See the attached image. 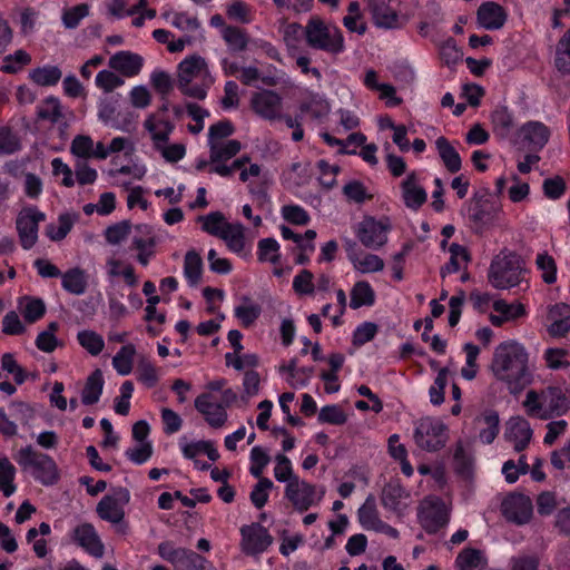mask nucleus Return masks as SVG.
I'll return each instance as SVG.
<instances>
[{"instance_id":"1","label":"nucleus","mask_w":570,"mask_h":570,"mask_svg":"<svg viewBox=\"0 0 570 570\" xmlns=\"http://www.w3.org/2000/svg\"><path fill=\"white\" fill-rule=\"evenodd\" d=\"M491 368L512 394L520 393L535 381V364L530 361L525 346L518 341H507L495 347Z\"/></svg>"},{"instance_id":"2","label":"nucleus","mask_w":570,"mask_h":570,"mask_svg":"<svg viewBox=\"0 0 570 570\" xmlns=\"http://www.w3.org/2000/svg\"><path fill=\"white\" fill-rule=\"evenodd\" d=\"M214 81L206 60L199 55L188 56L178 63L177 87L184 95L204 99Z\"/></svg>"},{"instance_id":"3","label":"nucleus","mask_w":570,"mask_h":570,"mask_svg":"<svg viewBox=\"0 0 570 570\" xmlns=\"http://www.w3.org/2000/svg\"><path fill=\"white\" fill-rule=\"evenodd\" d=\"M522 406L530 417L547 421L566 414L569 410V400L561 387L547 386L529 390Z\"/></svg>"},{"instance_id":"4","label":"nucleus","mask_w":570,"mask_h":570,"mask_svg":"<svg viewBox=\"0 0 570 570\" xmlns=\"http://www.w3.org/2000/svg\"><path fill=\"white\" fill-rule=\"evenodd\" d=\"M523 261L517 253L503 249L495 255L488 272L489 283L498 289H508L524 279Z\"/></svg>"},{"instance_id":"5","label":"nucleus","mask_w":570,"mask_h":570,"mask_svg":"<svg viewBox=\"0 0 570 570\" xmlns=\"http://www.w3.org/2000/svg\"><path fill=\"white\" fill-rule=\"evenodd\" d=\"M307 45L316 50L331 55L344 51V37L340 28L333 23H326L318 17H312L304 29Z\"/></svg>"},{"instance_id":"6","label":"nucleus","mask_w":570,"mask_h":570,"mask_svg":"<svg viewBox=\"0 0 570 570\" xmlns=\"http://www.w3.org/2000/svg\"><path fill=\"white\" fill-rule=\"evenodd\" d=\"M13 458L22 470L30 472L43 485H52L59 479L58 466L53 459L35 450L31 445L21 448Z\"/></svg>"},{"instance_id":"7","label":"nucleus","mask_w":570,"mask_h":570,"mask_svg":"<svg viewBox=\"0 0 570 570\" xmlns=\"http://www.w3.org/2000/svg\"><path fill=\"white\" fill-rule=\"evenodd\" d=\"M324 495L325 489L323 487H317L302 478L294 479V482L285 485L284 489V498L299 513L320 505Z\"/></svg>"},{"instance_id":"8","label":"nucleus","mask_w":570,"mask_h":570,"mask_svg":"<svg viewBox=\"0 0 570 570\" xmlns=\"http://www.w3.org/2000/svg\"><path fill=\"white\" fill-rule=\"evenodd\" d=\"M46 220V214L36 206L23 207L17 215L16 229L21 247L31 249L39 238V225Z\"/></svg>"},{"instance_id":"9","label":"nucleus","mask_w":570,"mask_h":570,"mask_svg":"<svg viewBox=\"0 0 570 570\" xmlns=\"http://www.w3.org/2000/svg\"><path fill=\"white\" fill-rule=\"evenodd\" d=\"M448 435L445 424L436 419H421L414 431V440L425 451H436L445 445Z\"/></svg>"},{"instance_id":"10","label":"nucleus","mask_w":570,"mask_h":570,"mask_svg":"<svg viewBox=\"0 0 570 570\" xmlns=\"http://www.w3.org/2000/svg\"><path fill=\"white\" fill-rule=\"evenodd\" d=\"M390 230L391 223L387 218L377 220L373 217H365L358 223L355 234L366 248L379 249L387 243Z\"/></svg>"},{"instance_id":"11","label":"nucleus","mask_w":570,"mask_h":570,"mask_svg":"<svg viewBox=\"0 0 570 570\" xmlns=\"http://www.w3.org/2000/svg\"><path fill=\"white\" fill-rule=\"evenodd\" d=\"M249 104L262 119L276 121L283 117V98L274 90L262 89L254 92Z\"/></svg>"},{"instance_id":"12","label":"nucleus","mask_w":570,"mask_h":570,"mask_svg":"<svg viewBox=\"0 0 570 570\" xmlns=\"http://www.w3.org/2000/svg\"><path fill=\"white\" fill-rule=\"evenodd\" d=\"M419 520L428 532H436L449 522V509L436 497L425 498L419 509Z\"/></svg>"},{"instance_id":"13","label":"nucleus","mask_w":570,"mask_h":570,"mask_svg":"<svg viewBox=\"0 0 570 570\" xmlns=\"http://www.w3.org/2000/svg\"><path fill=\"white\" fill-rule=\"evenodd\" d=\"M392 0H370L368 9L375 27L385 30L402 29L407 17L401 14L392 4Z\"/></svg>"},{"instance_id":"14","label":"nucleus","mask_w":570,"mask_h":570,"mask_svg":"<svg viewBox=\"0 0 570 570\" xmlns=\"http://www.w3.org/2000/svg\"><path fill=\"white\" fill-rule=\"evenodd\" d=\"M129 500V491L126 488H117L99 501L96 511L100 519L116 524L124 519L125 507Z\"/></svg>"},{"instance_id":"15","label":"nucleus","mask_w":570,"mask_h":570,"mask_svg":"<svg viewBox=\"0 0 570 570\" xmlns=\"http://www.w3.org/2000/svg\"><path fill=\"white\" fill-rule=\"evenodd\" d=\"M194 404L210 428L222 429L226 425L228 421L227 407L222 402L214 401L210 393L199 394Z\"/></svg>"},{"instance_id":"16","label":"nucleus","mask_w":570,"mask_h":570,"mask_svg":"<svg viewBox=\"0 0 570 570\" xmlns=\"http://www.w3.org/2000/svg\"><path fill=\"white\" fill-rule=\"evenodd\" d=\"M240 548L246 554L264 552L273 542L268 530L259 523H252L240 528Z\"/></svg>"},{"instance_id":"17","label":"nucleus","mask_w":570,"mask_h":570,"mask_svg":"<svg viewBox=\"0 0 570 570\" xmlns=\"http://www.w3.org/2000/svg\"><path fill=\"white\" fill-rule=\"evenodd\" d=\"M411 494L399 482H391L382 491V505L396 514L403 517L411 504Z\"/></svg>"},{"instance_id":"18","label":"nucleus","mask_w":570,"mask_h":570,"mask_svg":"<svg viewBox=\"0 0 570 570\" xmlns=\"http://www.w3.org/2000/svg\"><path fill=\"white\" fill-rule=\"evenodd\" d=\"M502 513L507 520L524 524L532 517V502L524 494H511L502 502Z\"/></svg>"},{"instance_id":"19","label":"nucleus","mask_w":570,"mask_h":570,"mask_svg":"<svg viewBox=\"0 0 570 570\" xmlns=\"http://www.w3.org/2000/svg\"><path fill=\"white\" fill-rule=\"evenodd\" d=\"M71 539L90 556L95 558L104 556L105 546L92 524L80 523L75 527L71 532Z\"/></svg>"},{"instance_id":"20","label":"nucleus","mask_w":570,"mask_h":570,"mask_svg":"<svg viewBox=\"0 0 570 570\" xmlns=\"http://www.w3.org/2000/svg\"><path fill=\"white\" fill-rule=\"evenodd\" d=\"M108 66L118 75L132 78L140 73L144 66V58L136 52L121 50L109 58Z\"/></svg>"},{"instance_id":"21","label":"nucleus","mask_w":570,"mask_h":570,"mask_svg":"<svg viewBox=\"0 0 570 570\" xmlns=\"http://www.w3.org/2000/svg\"><path fill=\"white\" fill-rule=\"evenodd\" d=\"M224 240L227 248L240 256L247 257L250 254L252 245L247 242L245 236V228L239 223H229L225 226L224 232L219 236Z\"/></svg>"},{"instance_id":"22","label":"nucleus","mask_w":570,"mask_h":570,"mask_svg":"<svg viewBox=\"0 0 570 570\" xmlns=\"http://www.w3.org/2000/svg\"><path fill=\"white\" fill-rule=\"evenodd\" d=\"M532 434L531 425L523 416H513L507 423L505 438L513 443V448L518 452L528 446Z\"/></svg>"},{"instance_id":"23","label":"nucleus","mask_w":570,"mask_h":570,"mask_svg":"<svg viewBox=\"0 0 570 570\" xmlns=\"http://www.w3.org/2000/svg\"><path fill=\"white\" fill-rule=\"evenodd\" d=\"M346 252L354 269L362 274L377 273L384 268V261L380 256L357 250L355 243L350 244Z\"/></svg>"},{"instance_id":"24","label":"nucleus","mask_w":570,"mask_h":570,"mask_svg":"<svg viewBox=\"0 0 570 570\" xmlns=\"http://www.w3.org/2000/svg\"><path fill=\"white\" fill-rule=\"evenodd\" d=\"M402 199L410 209L417 210L428 198L426 191L419 184L415 171L410 173L401 183Z\"/></svg>"},{"instance_id":"25","label":"nucleus","mask_w":570,"mask_h":570,"mask_svg":"<svg viewBox=\"0 0 570 570\" xmlns=\"http://www.w3.org/2000/svg\"><path fill=\"white\" fill-rule=\"evenodd\" d=\"M478 438L483 444H491L499 434L500 419L497 411L487 410L474 420Z\"/></svg>"},{"instance_id":"26","label":"nucleus","mask_w":570,"mask_h":570,"mask_svg":"<svg viewBox=\"0 0 570 570\" xmlns=\"http://www.w3.org/2000/svg\"><path fill=\"white\" fill-rule=\"evenodd\" d=\"M476 16L480 27L487 30H498L503 27L507 20L504 9L492 1L481 4Z\"/></svg>"},{"instance_id":"27","label":"nucleus","mask_w":570,"mask_h":570,"mask_svg":"<svg viewBox=\"0 0 570 570\" xmlns=\"http://www.w3.org/2000/svg\"><path fill=\"white\" fill-rule=\"evenodd\" d=\"M518 134L529 146L540 150L549 141L551 132L541 121H528L519 128Z\"/></svg>"},{"instance_id":"28","label":"nucleus","mask_w":570,"mask_h":570,"mask_svg":"<svg viewBox=\"0 0 570 570\" xmlns=\"http://www.w3.org/2000/svg\"><path fill=\"white\" fill-rule=\"evenodd\" d=\"M145 129L149 132L154 147L169 139L174 125L161 114H151L144 121Z\"/></svg>"},{"instance_id":"29","label":"nucleus","mask_w":570,"mask_h":570,"mask_svg":"<svg viewBox=\"0 0 570 570\" xmlns=\"http://www.w3.org/2000/svg\"><path fill=\"white\" fill-rule=\"evenodd\" d=\"M493 132L502 139H511L514 131V117L507 107H498L491 115Z\"/></svg>"},{"instance_id":"30","label":"nucleus","mask_w":570,"mask_h":570,"mask_svg":"<svg viewBox=\"0 0 570 570\" xmlns=\"http://www.w3.org/2000/svg\"><path fill=\"white\" fill-rule=\"evenodd\" d=\"M161 18L180 31H196L200 23L198 19L187 12L174 10L171 7H165L161 11Z\"/></svg>"},{"instance_id":"31","label":"nucleus","mask_w":570,"mask_h":570,"mask_svg":"<svg viewBox=\"0 0 570 570\" xmlns=\"http://www.w3.org/2000/svg\"><path fill=\"white\" fill-rule=\"evenodd\" d=\"M358 522L363 529L368 531H377L384 522L379 514L375 499L370 495L357 510Z\"/></svg>"},{"instance_id":"32","label":"nucleus","mask_w":570,"mask_h":570,"mask_svg":"<svg viewBox=\"0 0 570 570\" xmlns=\"http://www.w3.org/2000/svg\"><path fill=\"white\" fill-rule=\"evenodd\" d=\"M135 150V144L129 137H115L108 145L98 141V159L104 160L115 154L129 156Z\"/></svg>"},{"instance_id":"33","label":"nucleus","mask_w":570,"mask_h":570,"mask_svg":"<svg viewBox=\"0 0 570 570\" xmlns=\"http://www.w3.org/2000/svg\"><path fill=\"white\" fill-rule=\"evenodd\" d=\"M61 286L62 288L73 295L85 294L88 281L85 271L79 267L71 268L61 274Z\"/></svg>"},{"instance_id":"34","label":"nucleus","mask_w":570,"mask_h":570,"mask_svg":"<svg viewBox=\"0 0 570 570\" xmlns=\"http://www.w3.org/2000/svg\"><path fill=\"white\" fill-rule=\"evenodd\" d=\"M78 216L76 214H60L56 223L46 226L45 233L52 242L62 240L72 229Z\"/></svg>"},{"instance_id":"35","label":"nucleus","mask_w":570,"mask_h":570,"mask_svg":"<svg viewBox=\"0 0 570 570\" xmlns=\"http://www.w3.org/2000/svg\"><path fill=\"white\" fill-rule=\"evenodd\" d=\"M208 146L210 163L226 161L236 156L242 149L240 142L235 139L214 141Z\"/></svg>"},{"instance_id":"36","label":"nucleus","mask_w":570,"mask_h":570,"mask_svg":"<svg viewBox=\"0 0 570 570\" xmlns=\"http://www.w3.org/2000/svg\"><path fill=\"white\" fill-rule=\"evenodd\" d=\"M435 146L445 168L450 173H458L462 167V160L456 149L445 137H439Z\"/></svg>"},{"instance_id":"37","label":"nucleus","mask_w":570,"mask_h":570,"mask_svg":"<svg viewBox=\"0 0 570 570\" xmlns=\"http://www.w3.org/2000/svg\"><path fill=\"white\" fill-rule=\"evenodd\" d=\"M302 115L308 114L315 119L325 117L330 112L327 100L320 94L309 92L299 105Z\"/></svg>"},{"instance_id":"38","label":"nucleus","mask_w":570,"mask_h":570,"mask_svg":"<svg viewBox=\"0 0 570 570\" xmlns=\"http://www.w3.org/2000/svg\"><path fill=\"white\" fill-rule=\"evenodd\" d=\"M104 376L100 370L94 371L87 379L82 393L81 401L86 405H92L100 399L104 389Z\"/></svg>"},{"instance_id":"39","label":"nucleus","mask_w":570,"mask_h":570,"mask_svg":"<svg viewBox=\"0 0 570 570\" xmlns=\"http://www.w3.org/2000/svg\"><path fill=\"white\" fill-rule=\"evenodd\" d=\"M487 566V558L481 550L463 549L455 559L456 570H478Z\"/></svg>"},{"instance_id":"40","label":"nucleus","mask_w":570,"mask_h":570,"mask_svg":"<svg viewBox=\"0 0 570 570\" xmlns=\"http://www.w3.org/2000/svg\"><path fill=\"white\" fill-rule=\"evenodd\" d=\"M62 77V72L59 67L52 65H46L42 67L35 68L29 72V79L41 87L56 86Z\"/></svg>"},{"instance_id":"41","label":"nucleus","mask_w":570,"mask_h":570,"mask_svg":"<svg viewBox=\"0 0 570 570\" xmlns=\"http://www.w3.org/2000/svg\"><path fill=\"white\" fill-rule=\"evenodd\" d=\"M70 153L81 159H98V142L88 135H77L71 141Z\"/></svg>"},{"instance_id":"42","label":"nucleus","mask_w":570,"mask_h":570,"mask_svg":"<svg viewBox=\"0 0 570 570\" xmlns=\"http://www.w3.org/2000/svg\"><path fill=\"white\" fill-rule=\"evenodd\" d=\"M38 115L41 119L48 120L52 124H62L66 126L65 108L60 100L56 97L46 98L38 108Z\"/></svg>"},{"instance_id":"43","label":"nucleus","mask_w":570,"mask_h":570,"mask_svg":"<svg viewBox=\"0 0 570 570\" xmlns=\"http://www.w3.org/2000/svg\"><path fill=\"white\" fill-rule=\"evenodd\" d=\"M375 302V293L366 281H361L354 284L351 291L350 306L357 309L362 306H372Z\"/></svg>"},{"instance_id":"44","label":"nucleus","mask_w":570,"mask_h":570,"mask_svg":"<svg viewBox=\"0 0 570 570\" xmlns=\"http://www.w3.org/2000/svg\"><path fill=\"white\" fill-rule=\"evenodd\" d=\"M17 470L8 458H0V491L6 498L14 494L17 485L14 483Z\"/></svg>"},{"instance_id":"45","label":"nucleus","mask_w":570,"mask_h":570,"mask_svg":"<svg viewBox=\"0 0 570 570\" xmlns=\"http://www.w3.org/2000/svg\"><path fill=\"white\" fill-rule=\"evenodd\" d=\"M19 309L27 323H35L46 313V305L42 299L33 297H22L19 301Z\"/></svg>"},{"instance_id":"46","label":"nucleus","mask_w":570,"mask_h":570,"mask_svg":"<svg viewBox=\"0 0 570 570\" xmlns=\"http://www.w3.org/2000/svg\"><path fill=\"white\" fill-rule=\"evenodd\" d=\"M450 261L442 267L441 276L444 277L446 274L456 273L463 265H466L470 261V255L464 246L459 244H451L449 247Z\"/></svg>"},{"instance_id":"47","label":"nucleus","mask_w":570,"mask_h":570,"mask_svg":"<svg viewBox=\"0 0 570 570\" xmlns=\"http://www.w3.org/2000/svg\"><path fill=\"white\" fill-rule=\"evenodd\" d=\"M203 273V259L195 250H189L184 259V276L189 285L195 286L200 281Z\"/></svg>"},{"instance_id":"48","label":"nucleus","mask_w":570,"mask_h":570,"mask_svg":"<svg viewBox=\"0 0 570 570\" xmlns=\"http://www.w3.org/2000/svg\"><path fill=\"white\" fill-rule=\"evenodd\" d=\"M554 67L562 75H570V29L559 40L556 48Z\"/></svg>"},{"instance_id":"49","label":"nucleus","mask_w":570,"mask_h":570,"mask_svg":"<svg viewBox=\"0 0 570 570\" xmlns=\"http://www.w3.org/2000/svg\"><path fill=\"white\" fill-rule=\"evenodd\" d=\"M136 348L132 344L124 345L112 357V366L119 375H128L132 371Z\"/></svg>"},{"instance_id":"50","label":"nucleus","mask_w":570,"mask_h":570,"mask_svg":"<svg viewBox=\"0 0 570 570\" xmlns=\"http://www.w3.org/2000/svg\"><path fill=\"white\" fill-rule=\"evenodd\" d=\"M30 62L31 56L26 50L19 49L2 58L0 70L6 73H17Z\"/></svg>"},{"instance_id":"51","label":"nucleus","mask_w":570,"mask_h":570,"mask_svg":"<svg viewBox=\"0 0 570 570\" xmlns=\"http://www.w3.org/2000/svg\"><path fill=\"white\" fill-rule=\"evenodd\" d=\"M242 161V167L237 168L239 171V180L246 184H253L259 179L266 178L267 171L256 163H252L248 156L238 158Z\"/></svg>"},{"instance_id":"52","label":"nucleus","mask_w":570,"mask_h":570,"mask_svg":"<svg viewBox=\"0 0 570 570\" xmlns=\"http://www.w3.org/2000/svg\"><path fill=\"white\" fill-rule=\"evenodd\" d=\"M78 343L89 354L96 356L105 348L104 337L95 331L83 330L77 334Z\"/></svg>"},{"instance_id":"53","label":"nucleus","mask_w":570,"mask_h":570,"mask_svg":"<svg viewBox=\"0 0 570 570\" xmlns=\"http://www.w3.org/2000/svg\"><path fill=\"white\" fill-rule=\"evenodd\" d=\"M343 24L351 32L358 35L365 33L366 23L363 19L358 2L353 1L348 4L347 14L343 18Z\"/></svg>"},{"instance_id":"54","label":"nucleus","mask_w":570,"mask_h":570,"mask_svg":"<svg viewBox=\"0 0 570 570\" xmlns=\"http://www.w3.org/2000/svg\"><path fill=\"white\" fill-rule=\"evenodd\" d=\"M225 12L229 20L239 23L252 22L254 14L253 8L242 0H234L232 2L226 3Z\"/></svg>"},{"instance_id":"55","label":"nucleus","mask_w":570,"mask_h":570,"mask_svg":"<svg viewBox=\"0 0 570 570\" xmlns=\"http://www.w3.org/2000/svg\"><path fill=\"white\" fill-rule=\"evenodd\" d=\"M90 7L87 3H79L66 8L61 13V22L66 29H76L82 19L89 16Z\"/></svg>"},{"instance_id":"56","label":"nucleus","mask_w":570,"mask_h":570,"mask_svg":"<svg viewBox=\"0 0 570 570\" xmlns=\"http://www.w3.org/2000/svg\"><path fill=\"white\" fill-rule=\"evenodd\" d=\"M198 222L202 223V229L209 235L219 237L224 228L229 223L220 212H212L207 215L199 216Z\"/></svg>"},{"instance_id":"57","label":"nucleus","mask_w":570,"mask_h":570,"mask_svg":"<svg viewBox=\"0 0 570 570\" xmlns=\"http://www.w3.org/2000/svg\"><path fill=\"white\" fill-rule=\"evenodd\" d=\"M274 478L285 485L299 478L294 473L292 461L285 454L275 455Z\"/></svg>"},{"instance_id":"58","label":"nucleus","mask_w":570,"mask_h":570,"mask_svg":"<svg viewBox=\"0 0 570 570\" xmlns=\"http://www.w3.org/2000/svg\"><path fill=\"white\" fill-rule=\"evenodd\" d=\"M566 504V500L556 492L546 491L538 495L537 508L541 515H550L557 508Z\"/></svg>"},{"instance_id":"59","label":"nucleus","mask_w":570,"mask_h":570,"mask_svg":"<svg viewBox=\"0 0 570 570\" xmlns=\"http://www.w3.org/2000/svg\"><path fill=\"white\" fill-rule=\"evenodd\" d=\"M258 482L254 485L249 499L256 509H262L268 501L269 492L274 488V483L268 478H258Z\"/></svg>"},{"instance_id":"60","label":"nucleus","mask_w":570,"mask_h":570,"mask_svg":"<svg viewBox=\"0 0 570 570\" xmlns=\"http://www.w3.org/2000/svg\"><path fill=\"white\" fill-rule=\"evenodd\" d=\"M235 316L240 321L242 325L250 326L261 315V307L250 299L245 298L243 303L235 307Z\"/></svg>"},{"instance_id":"61","label":"nucleus","mask_w":570,"mask_h":570,"mask_svg":"<svg viewBox=\"0 0 570 570\" xmlns=\"http://www.w3.org/2000/svg\"><path fill=\"white\" fill-rule=\"evenodd\" d=\"M279 244L274 238H263L257 244V257L259 262L276 264L279 261Z\"/></svg>"},{"instance_id":"62","label":"nucleus","mask_w":570,"mask_h":570,"mask_svg":"<svg viewBox=\"0 0 570 570\" xmlns=\"http://www.w3.org/2000/svg\"><path fill=\"white\" fill-rule=\"evenodd\" d=\"M186 551V548L176 547L171 541H163L157 547V552L159 557L163 560L171 563L175 567V569L181 562Z\"/></svg>"},{"instance_id":"63","label":"nucleus","mask_w":570,"mask_h":570,"mask_svg":"<svg viewBox=\"0 0 570 570\" xmlns=\"http://www.w3.org/2000/svg\"><path fill=\"white\" fill-rule=\"evenodd\" d=\"M96 86L105 92H111L112 90L121 87L125 81L120 75L112 69L100 70L95 79Z\"/></svg>"},{"instance_id":"64","label":"nucleus","mask_w":570,"mask_h":570,"mask_svg":"<svg viewBox=\"0 0 570 570\" xmlns=\"http://www.w3.org/2000/svg\"><path fill=\"white\" fill-rule=\"evenodd\" d=\"M177 570H212V563L200 554L187 549Z\"/></svg>"}]
</instances>
